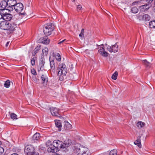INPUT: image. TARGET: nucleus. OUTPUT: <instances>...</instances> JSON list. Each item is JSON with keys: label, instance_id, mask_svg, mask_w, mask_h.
I'll list each match as a JSON object with an SVG mask.
<instances>
[{"label": "nucleus", "instance_id": "obj_15", "mask_svg": "<svg viewBox=\"0 0 155 155\" xmlns=\"http://www.w3.org/2000/svg\"><path fill=\"white\" fill-rule=\"evenodd\" d=\"M41 42L46 45H48L49 44L50 40L47 36L45 37L41 38L40 39Z\"/></svg>", "mask_w": 155, "mask_h": 155}, {"label": "nucleus", "instance_id": "obj_12", "mask_svg": "<svg viewBox=\"0 0 155 155\" xmlns=\"http://www.w3.org/2000/svg\"><path fill=\"white\" fill-rule=\"evenodd\" d=\"M71 140H69L67 141H65L64 143L62 142L60 146V149L66 148L71 145Z\"/></svg>", "mask_w": 155, "mask_h": 155}, {"label": "nucleus", "instance_id": "obj_43", "mask_svg": "<svg viewBox=\"0 0 155 155\" xmlns=\"http://www.w3.org/2000/svg\"><path fill=\"white\" fill-rule=\"evenodd\" d=\"M4 151V148L1 147L0 146V154L2 153Z\"/></svg>", "mask_w": 155, "mask_h": 155}, {"label": "nucleus", "instance_id": "obj_52", "mask_svg": "<svg viewBox=\"0 0 155 155\" xmlns=\"http://www.w3.org/2000/svg\"><path fill=\"white\" fill-rule=\"evenodd\" d=\"M105 45H107V44H105Z\"/></svg>", "mask_w": 155, "mask_h": 155}, {"label": "nucleus", "instance_id": "obj_26", "mask_svg": "<svg viewBox=\"0 0 155 155\" xmlns=\"http://www.w3.org/2000/svg\"><path fill=\"white\" fill-rule=\"evenodd\" d=\"M40 137V134L38 133H37L33 135L32 138V140H38L39 139Z\"/></svg>", "mask_w": 155, "mask_h": 155}, {"label": "nucleus", "instance_id": "obj_27", "mask_svg": "<svg viewBox=\"0 0 155 155\" xmlns=\"http://www.w3.org/2000/svg\"><path fill=\"white\" fill-rule=\"evenodd\" d=\"M55 124L56 126L58 128V130L60 131L61 130V125L59 121H55Z\"/></svg>", "mask_w": 155, "mask_h": 155}, {"label": "nucleus", "instance_id": "obj_45", "mask_svg": "<svg viewBox=\"0 0 155 155\" xmlns=\"http://www.w3.org/2000/svg\"><path fill=\"white\" fill-rule=\"evenodd\" d=\"M65 40H66L65 39H64L63 40L61 41V40H60V41L58 42V44H60L61 43H62L63 42H64Z\"/></svg>", "mask_w": 155, "mask_h": 155}, {"label": "nucleus", "instance_id": "obj_42", "mask_svg": "<svg viewBox=\"0 0 155 155\" xmlns=\"http://www.w3.org/2000/svg\"><path fill=\"white\" fill-rule=\"evenodd\" d=\"M82 8V7L81 5H78L77 6V9L78 11H80Z\"/></svg>", "mask_w": 155, "mask_h": 155}, {"label": "nucleus", "instance_id": "obj_10", "mask_svg": "<svg viewBox=\"0 0 155 155\" xmlns=\"http://www.w3.org/2000/svg\"><path fill=\"white\" fill-rule=\"evenodd\" d=\"M9 21L3 20L0 23V28L4 30H7Z\"/></svg>", "mask_w": 155, "mask_h": 155}, {"label": "nucleus", "instance_id": "obj_17", "mask_svg": "<svg viewBox=\"0 0 155 155\" xmlns=\"http://www.w3.org/2000/svg\"><path fill=\"white\" fill-rule=\"evenodd\" d=\"M98 52L102 56L107 57L108 56V53L105 51L103 47H101V48L98 50Z\"/></svg>", "mask_w": 155, "mask_h": 155}, {"label": "nucleus", "instance_id": "obj_47", "mask_svg": "<svg viewBox=\"0 0 155 155\" xmlns=\"http://www.w3.org/2000/svg\"><path fill=\"white\" fill-rule=\"evenodd\" d=\"M11 155H19L17 153H14L12 154Z\"/></svg>", "mask_w": 155, "mask_h": 155}, {"label": "nucleus", "instance_id": "obj_14", "mask_svg": "<svg viewBox=\"0 0 155 155\" xmlns=\"http://www.w3.org/2000/svg\"><path fill=\"white\" fill-rule=\"evenodd\" d=\"M61 143V141L58 140H54L53 142L54 146L57 149H58V151L60 150V146Z\"/></svg>", "mask_w": 155, "mask_h": 155}, {"label": "nucleus", "instance_id": "obj_25", "mask_svg": "<svg viewBox=\"0 0 155 155\" xmlns=\"http://www.w3.org/2000/svg\"><path fill=\"white\" fill-rule=\"evenodd\" d=\"M153 0H147V2H148V4H146V5H144L143 6H142L143 7H147L146 8V9H148L151 6L150 4L152 2Z\"/></svg>", "mask_w": 155, "mask_h": 155}, {"label": "nucleus", "instance_id": "obj_18", "mask_svg": "<svg viewBox=\"0 0 155 155\" xmlns=\"http://www.w3.org/2000/svg\"><path fill=\"white\" fill-rule=\"evenodd\" d=\"M50 66L51 67V71L54 73L55 71V64L54 61L52 59H51L50 58Z\"/></svg>", "mask_w": 155, "mask_h": 155}, {"label": "nucleus", "instance_id": "obj_44", "mask_svg": "<svg viewBox=\"0 0 155 155\" xmlns=\"http://www.w3.org/2000/svg\"><path fill=\"white\" fill-rule=\"evenodd\" d=\"M2 11H0V20L2 19L3 18L2 16Z\"/></svg>", "mask_w": 155, "mask_h": 155}, {"label": "nucleus", "instance_id": "obj_19", "mask_svg": "<svg viewBox=\"0 0 155 155\" xmlns=\"http://www.w3.org/2000/svg\"><path fill=\"white\" fill-rule=\"evenodd\" d=\"M47 151L48 152L50 153H55L57 152L58 151V149H57L54 146L53 144L52 145L49 147L47 149Z\"/></svg>", "mask_w": 155, "mask_h": 155}, {"label": "nucleus", "instance_id": "obj_21", "mask_svg": "<svg viewBox=\"0 0 155 155\" xmlns=\"http://www.w3.org/2000/svg\"><path fill=\"white\" fill-rule=\"evenodd\" d=\"M41 79L43 81V84L46 85L48 81V78L46 75L42 74L41 76Z\"/></svg>", "mask_w": 155, "mask_h": 155}, {"label": "nucleus", "instance_id": "obj_30", "mask_svg": "<svg viewBox=\"0 0 155 155\" xmlns=\"http://www.w3.org/2000/svg\"><path fill=\"white\" fill-rule=\"evenodd\" d=\"M145 125V123L141 121H139L137 123V126L141 128L143 127Z\"/></svg>", "mask_w": 155, "mask_h": 155}, {"label": "nucleus", "instance_id": "obj_41", "mask_svg": "<svg viewBox=\"0 0 155 155\" xmlns=\"http://www.w3.org/2000/svg\"><path fill=\"white\" fill-rule=\"evenodd\" d=\"M31 73L34 75H36L37 74V73L36 72L34 68H32L31 69Z\"/></svg>", "mask_w": 155, "mask_h": 155}, {"label": "nucleus", "instance_id": "obj_35", "mask_svg": "<svg viewBox=\"0 0 155 155\" xmlns=\"http://www.w3.org/2000/svg\"><path fill=\"white\" fill-rule=\"evenodd\" d=\"M55 57L56 60L58 61H60L61 60V57L59 53H57L56 55H55Z\"/></svg>", "mask_w": 155, "mask_h": 155}, {"label": "nucleus", "instance_id": "obj_24", "mask_svg": "<svg viewBox=\"0 0 155 155\" xmlns=\"http://www.w3.org/2000/svg\"><path fill=\"white\" fill-rule=\"evenodd\" d=\"M45 64V62L43 60H41L39 63V69L38 68V71L40 70L42 71L44 69V65Z\"/></svg>", "mask_w": 155, "mask_h": 155}, {"label": "nucleus", "instance_id": "obj_28", "mask_svg": "<svg viewBox=\"0 0 155 155\" xmlns=\"http://www.w3.org/2000/svg\"><path fill=\"white\" fill-rule=\"evenodd\" d=\"M144 64L146 67L148 68H150L151 66V64L150 62H148L147 60H143V61Z\"/></svg>", "mask_w": 155, "mask_h": 155}, {"label": "nucleus", "instance_id": "obj_29", "mask_svg": "<svg viewBox=\"0 0 155 155\" xmlns=\"http://www.w3.org/2000/svg\"><path fill=\"white\" fill-rule=\"evenodd\" d=\"M149 26L150 28H155V20L151 21L149 22Z\"/></svg>", "mask_w": 155, "mask_h": 155}, {"label": "nucleus", "instance_id": "obj_40", "mask_svg": "<svg viewBox=\"0 0 155 155\" xmlns=\"http://www.w3.org/2000/svg\"><path fill=\"white\" fill-rule=\"evenodd\" d=\"M84 29H82L81 30V32L80 33V34L79 35V36L80 37H81L82 38H83L84 37Z\"/></svg>", "mask_w": 155, "mask_h": 155}, {"label": "nucleus", "instance_id": "obj_37", "mask_svg": "<svg viewBox=\"0 0 155 155\" xmlns=\"http://www.w3.org/2000/svg\"><path fill=\"white\" fill-rule=\"evenodd\" d=\"M36 59V57H34L32 58L31 60V64L32 66H34L35 64V60Z\"/></svg>", "mask_w": 155, "mask_h": 155}, {"label": "nucleus", "instance_id": "obj_31", "mask_svg": "<svg viewBox=\"0 0 155 155\" xmlns=\"http://www.w3.org/2000/svg\"><path fill=\"white\" fill-rule=\"evenodd\" d=\"M118 75V72L115 71L112 75V78L114 80L117 79Z\"/></svg>", "mask_w": 155, "mask_h": 155}, {"label": "nucleus", "instance_id": "obj_34", "mask_svg": "<svg viewBox=\"0 0 155 155\" xmlns=\"http://www.w3.org/2000/svg\"><path fill=\"white\" fill-rule=\"evenodd\" d=\"M117 150L114 149L111 150L110 153V155H117Z\"/></svg>", "mask_w": 155, "mask_h": 155}, {"label": "nucleus", "instance_id": "obj_20", "mask_svg": "<svg viewBox=\"0 0 155 155\" xmlns=\"http://www.w3.org/2000/svg\"><path fill=\"white\" fill-rule=\"evenodd\" d=\"M64 128L67 130H69L71 128L72 126L67 121H65L64 122Z\"/></svg>", "mask_w": 155, "mask_h": 155}, {"label": "nucleus", "instance_id": "obj_9", "mask_svg": "<svg viewBox=\"0 0 155 155\" xmlns=\"http://www.w3.org/2000/svg\"><path fill=\"white\" fill-rule=\"evenodd\" d=\"M2 15L3 16L2 19L8 21L11 20L12 18V15L11 14L7 13L6 12L4 13L3 12H2Z\"/></svg>", "mask_w": 155, "mask_h": 155}, {"label": "nucleus", "instance_id": "obj_50", "mask_svg": "<svg viewBox=\"0 0 155 155\" xmlns=\"http://www.w3.org/2000/svg\"><path fill=\"white\" fill-rule=\"evenodd\" d=\"M2 144V142L1 141H0V146Z\"/></svg>", "mask_w": 155, "mask_h": 155}, {"label": "nucleus", "instance_id": "obj_7", "mask_svg": "<svg viewBox=\"0 0 155 155\" xmlns=\"http://www.w3.org/2000/svg\"><path fill=\"white\" fill-rule=\"evenodd\" d=\"M14 8L17 12L20 13L23 9V5L21 3H17Z\"/></svg>", "mask_w": 155, "mask_h": 155}, {"label": "nucleus", "instance_id": "obj_48", "mask_svg": "<svg viewBox=\"0 0 155 155\" xmlns=\"http://www.w3.org/2000/svg\"><path fill=\"white\" fill-rule=\"evenodd\" d=\"M101 47V46H102V47H103L104 46V44H101V45H99Z\"/></svg>", "mask_w": 155, "mask_h": 155}, {"label": "nucleus", "instance_id": "obj_39", "mask_svg": "<svg viewBox=\"0 0 155 155\" xmlns=\"http://www.w3.org/2000/svg\"><path fill=\"white\" fill-rule=\"evenodd\" d=\"M46 145L47 147H50L52 145L51 144V141L48 140L47 141L46 143Z\"/></svg>", "mask_w": 155, "mask_h": 155}, {"label": "nucleus", "instance_id": "obj_51", "mask_svg": "<svg viewBox=\"0 0 155 155\" xmlns=\"http://www.w3.org/2000/svg\"><path fill=\"white\" fill-rule=\"evenodd\" d=\"M55 155H59L58 154H56Z\"/></svg>", "mask_w": 155, "mask_h": 155}, {"label": "nucleus", "instance_id": "obj_32", "mask_svg": "<svg viewBox=\"0 0 155 155\" xmlns=\"http://www.w3.org/2000/svg\"><path fill=\"white\" fill-rule=\"evenodd\" d=\"M138 10L137 7H134L131 9V12L134 13H136L138 12Z\"/></svg>", "mask_w": 155, "mask_h": 155}, {"label": "nucleus", "instance_id": "obj_38", "mask_svg": "<svg viewBox=\"0 0 155 155\" xmlns=\"http://www.w3.org/2000/svg\"><path fill=\"white\" fill-rule=\"evenodd\" d=\"M17 115L14 113H12L11 114V117L13 120L17 119Z\"/></svg>", "mask_w": 155, "mask_h": 155}, {"label": "nucleus", "instance_id": "obj_8", "mask_svg": "<svg viewBox=\"0 0 155 155\" xmlns=\"http://www.w3.org/2000/svg\"><path fill=\"white\" fill-rule=\"evenodd\" d=\"M50 111L52 115L55 116H58L60 115V112L58 109L52 107L50 108Z\"/></svg>", "mask_w": 155, "mask_h": 155}, {"label": "nucleus", "instance_id": "obj_3", "mask_svg": "<svg viewBox=\"0 0 155 155\" xmlns=\"http://www.w3.org/2000/svg\"><path fill=\"white\" fill-rule=\"evenodd\" d=\"M59 70L58 71V75L60 76L59 80L62 81L64 77H65L67 73V69L65 64L61 65L59 67Z\"/></svg>", "mask_w": 155, "mask_h": 155}, {"label": "nucleus", "instance_id": "obj_46", "mask_svg": "<svg viewBox=\"0 0 155 155\" xmlns=\"http://www.w3.org/2000/svg\"><path fill=\"white\" fill-rule=\"evenodd\" d=\"M9 42H10L8 41V42H7L6 43V44L5 45V46H6V47H7L8 46V45L9 44Z\"/></svg>", "mask_w": 155, "mask_h": 155}, {"label": "nucleus", "instance_id": "obj_22", "mask_svg": "<svg viewBox=\"0 0 155 155\" xmlns=\"http://www.w3.org/2000/svg\"><path fill=\"white\" fill-rule=\"evenodd\" d=\"M140 137L139 136V138H137V140L134 142L135 145H137L139 147L141 148V145L140 143Z\"/></svg>", "mask_w": 155, "mask_h": 155}, {"label": "nucleus", "instance_id": "obj_23", "mask_svg": "<svg viewBox=\"0 0 155 155\" xmlns=\"http://www.w3.org/2000/svg\"><path fill=\"white\" fill-rule=\"evenodd\" d=\"M41 46H38L32 52V55L34 56L35 55L38 53V51L40 49Z\"/></svg>", "mask_w": 155, "mask_h": 155}, {"label": "nucleus", "instance_id": "obj_49", "mask_svg": "<svg viewBox=\"0 0 155 155\" xmlns=\"http://www.w3.org/2000/svg\"><path fill=\"white\" fill-rule=\"evenodd\" d=\"M21 14L22 15H25V13H21Z\"/></svg>", "mask_w": 155, "mask_h": 155}, {"label": "nucleus", "instance_id": "obj_1", "mask_svg": "<svg viewBox=\"0 0 155 155\" xmlns=\"http://www.w3.org/2000/svg\"><path fill=\"white\" fill-rule=\"evenodd\" d=\"M73 149L74 152L78 155H90L89 149L83 147L80 144H76L74 147Z\"/></svg>", "mask_w": 155, "mask_h": 155}, {"label": "nucleus", "instance_id": "obj_16", "mask_svg": "<svg viewBox=\"0 0 155 155\" xmlns=\"http://www.w3.org/2000/svg\"><path fill=\"white\" fill-rule=\"evenodd\" d=\"M8 6L13 8L17 4L16 0H8L7 1Z\"/></svg>", "mask_w": 155, "mask_h": 155}, {"label": "nucleus", "instance_id": "obj_6", "mask_svg": "<svg viewBox=\"0 0 155 155\" xmlns=\"http://www.w3.org/2000/svg\"><path fill=\"white\" fill-rule=\"evenodd\" d=\"M118 46L117 45V43H116L115 45H113L111 46L107 45V49L110 53L112 52L115 53L118 51Z\"/></svg>", "mask_w": 155, "mask_h": 155}, {"label": "nucleus", "instance_id": "obj_11", "mask_svg": "<svg viewBox=\"0 0 155 155\" xmlns=\"http://www.w3.org/2000/svg\"><path fill=\"white\" fill-rule=\"evenodd\" d=\"M16 27L17 24L15 22L9 21L7 30L10 31L11 32L15 30V28Z\"/></svg>", "mask_w": 155, "mask_h": 155}, {"label": "nucleus", "instance_id": "obj_5", "mask_svg": "<svg viewBox=\"0 0 155 155\" xmlns=\"http://www.w3.org/2000/svg\"><path fill=\"white\" fill-rule=\"evenodd\" d=\"M137 18L140 21H149L150 19V17L147 14L141 15L138 14L137 16Z\"/></svg>", "mask_w": 155, "mask_h": 155}, {"label": "nucleus", "instance_id": "obj_13", "mask_svg": "<svg viewBox=\"0 0 155 155\" xmlns=\"http://www.w3.org/2000/svg\"><path fill=\"white\" fill-rule=\"evenodd\" d=\"M0 9L2 12L5 10V8L7 6H8V2L5 0H3L2 1Z\"/></svg>", "mask_w": 155, "mask_h": 155}, {"label": "nucleus", "instance_id": "obj_36", "mask_svg": "<svg viewBox=\"0 0 155 155\" xmlns=\"http://www.w3.org/2000/svg\"><path fill=\"white\" fill-rule=\"evenodd\" d=\"M48 48H45L44 49L42 50V52L43 54L45 55H46L48 53Z\"/></svg>", "mask_w": 155, "mask_h": 155}, {"label": "nucleus", "instance_id": "obj_4", "mask_svg": "<svg viewBox=\"0 0 155 155\" xmlns=\"http://www.w3.org/2000/svg\"><path fill=\"white\" fill-rule=\"evenodd\" d=\"M25 152L27 155L31 154L32 153H34L35 152L34 148L31 145H28L25 147Z\"/></svg>", "mask_w": 155, "mask_h": 155}, {"label": "nucleus", "instance_id": "obj_2", "mask_svg": "<svg viewBox=\"0 0 155 155\" xmlns=\"http://www.w3.org/2000/svg\"><path fill=\"white\" fill-rule=\"evenodd\" d=\"M55 26L53 23H50L44 25L43 27V32L46 36L49 35L54 29Z\"/></svg>", "mask_w": 155, "mask_h": 155}, {"label": "nucleus", "instance_id": "obj_33", "mask_svg": "<svg viewBox=\"0 0 155 155\" xmlns=\"http://www.w3.org/2000/svg\"><path fill=\"white\" fill-rule=\"evenodd\" d=\"M10 81L9 80L6 81L4 84V86L6 88H8L10 86Z\"/></svg>", "mask_w": 155, "mask_h": 155}]
</instances>
